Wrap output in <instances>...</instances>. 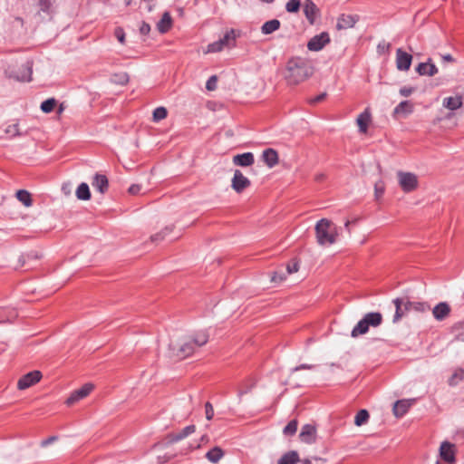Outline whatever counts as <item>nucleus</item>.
Instances as JSON below:
<instances>
[{
	"label": "nucleus",
	"mask_w": 464,
	"mask_h": 464,
	"mask_svg": "<svg viewBox=\"0 0 464 464\" xmlns=\"http://www.w3.org/2000/svg\"><path fill=\"white\" fill-rule=\"evenodd\" d=\"M411 400H399L394 402L392 412L396 418H401L404 416L411 406L412 405Z\"/></svg>",
	"instance_id": "obj_17"
},
{
	"label": "nucleus",
	"mask_w": 464,
	"mask_h": 464,
	"mask_svg": "<svg viewBox=\"0 0 464 464\" xmlns=\"http://www.w3.org/2000/svg\"><path fill=\"white\" fill-rule=\"evenodd\" d=\"M56 103H57V102L54 98L47 99L42 102L41 110L44 113H50L51 111H53L54 107L56 106Z\"/></svg>",
	"instance_id": "obj_37"
},
{
	"label": "nucleus",
	"mask_w": 464,
	"mask_h": 464,
	"mask_svg": "<svg viewBox=\"0 0 464 464\" xmlns=\"http://www.w3.org/2000/svg\"><path fill=\"white\" fill-rule=\"evenodd\" d=\"M358 21L357 15L352 14H341L337 19L336 29L337 30H346L349 28H353L354 24Z\"/></svg>",
	"instance_id": "obj_13"
},
{
	"label": "nucleus",
	"mask_w": 464,
	"mask_h": 464,
	"mask_svg": "<svg viewBox=\"0 0 464 464\" xmlns=\"http://www.w3.org/2000/svg\"><path fill=\"white\" fill-rule=\"evenodd\" d=\"M385 190V184L382 180H378L374 184V192L376 198H381Z\"/></svg>",
	"instance_id": "obj_43"
},
{
	"label": "nucleus",
	"mask_w": 464,
	"mask_h": 464,
	"mask_svg": "<svg viewBox=\"0 0 464 464\" xmlns=\"http://www.w3.org/2000/svg\"><path fill=\"white\" fill-rule=\"evenodd\" d=\"M280 24H281V23L277 19L269 20L262 25L261 32L264 34H270L274 33L275 31L278 30L280 27Z\"/></svg>",
	"instance_id": "obj_31"
},
{
	"label": "nucleus",
	"mask_w": 464,
	"mask_h": 464,
	"mask_svg": "<svg viewBox=\"0 0 464 464\" xmlns=\"http://www.w3.org/2000/svg\"><path fill=\"white\" fill-rule=\"evenodd\" d=\"M416 72L420 75L433 76L438 73L437 66L430 58L426 63H420L416 67Z\"/></svg>",
	"instance_id": "obj_16"
},
{
	"label": "nucleus",
	"mask_w": 464,
	"mask_h": 464,
	"mask_svg": "<svg viewBox=\"0 0 464 464\" xmlns=\"http://www.w3.org/2000/svg\"><path fill=\"white\" fill-rule=\"evenodd\" d=\"M114 35L118 39L121 44H124L125 42V33L124 30L121 27H117L114 31Z\"/></svg>",
	"instance_id": "obj_49"
},
{
	"label": "nucleus",
	"mask_w": 464,
	"mask_h": 464,
	"mask_svg": "<svg viewBox=\"0 0 464 464\" xmlns=\"http://www.w3.org/2000/svg\"><path fill=\"white\" fill-rule=\"evenodd\" d=\"M171 26H172V18L170 16V14L169 12H165L162 14L161 19L157 24V29L160 33L165 34L168 31H169Z\"/></svg>",
	"instance_id": "obj_26"
},
{
	"label": "nucleus",
	"mask_w": 464,
	"mask_h": 464,
	"mask_svg": "<svg viewBox=\"0 0 464 464\" xmlns=\"http://www.w3.org/2000/svg\"><path fill=\"white\" fill-rule=\"evenodd\" d=\"M457 339L461 341V342H464V328H463V331L459 333L458 335H457Z\"/></svg>",
	"instance_id": "obj_62"
},
{
	"label": "nucleus",
	"mask_w": 464,
	"mask_h": 464,
	"mask_svg": "<svg viewBox=\"0 0 464 464\" xmlns=\"http://www.w3.org/2000/svg\"><path fill=\"white\" fill-rule=\"evenodd\" d=\"M315 234L317 243L321 246L335 243L338 235L336 227L326 218H322L316 223Z\"/></svg>",
	"instance_id": "obj_3"
},
{
	"label": "nucleus",
	"mask_w": 464,
	"mask_h": 464,
	"mask_svg": "<svg viewBox=\"0 0 464 464\" xmlns=\"http://www.w3.org/2000/svg\"><path fill=\"white\" fill-rule=\"evenodd\" d=\"M205 415H206V419L208 420H211L213 419V416H214V409H213V406L210 402H206L205 404Z\"/></svg>",
	"instance_id": "obj_47"
},
{
	"label": "nucleus",
	"mask_w": 464,
	"mask_h": 464,
	"mask_svg": "<svg viewBox=\"0 0 464 464\" xmlns=\"http://www.w3.org/2000/svg\"><path fill=\"white\" fill-rule=\"evenodd\" d=\"M413 111V104L410 101L401 102L393 110L394 115H408Z\"/></svg>",
	"instance_id": "obj_28"
},
{
	"label": "nucleus",
	"mask_w": 464,
	"mask_h": 464,
	"mask_svg": "<svg viewBox=\"0 0 464 464\" xmlns=\"http://www.w3.org/2000/svg\"><path fill=\"white\" fill-rule=\"evenodd\" d=\"M262 159L267 167L273 168L278 163V153L274 149H266L262 153Z\"/></svg>",
	"instance_id": "obj_23"
},
{
	"label": "nucleus",
	"mask_w": 464,
	"mask_h": 464,
	"mask_svg": "<svg viewBox=\"0 0 464 464\" xmlns=\"http://www.w3.org/2000/svg\"><path fill=\"white\" fill-rule=\"evenodd\" d=\"M325 97H326V93L324 92V93H321L314 98H311L309 100V102L311 104H315V103H318V102H321L322 101H324Z\"/></svg>",
	"instance_id": "obj_57"
},
{
	"label": "nucleus",
	"mask_w": 464,
	"mask_h": 464,
	"mask_svg": "<svg viewBox=\"0 0 464 464\" xmlns=\"http://www.w3.org/2000/svg\"><path fill=\"white\" fill-rule=\"evenodd\" d=\"M298 462L312 464V461L308 459L301 460L298 452L295 450L287 451L277 460V464H297Z\"/></svg>",
	"instance_id": "obj_12"
},
{
	"label": "nucleus",
	"mask_w": 464,
	"mask_h": 464,
	"mask_svg": "<svg viewBox=\"0 0 464 464\" xmlns=\"http://www.w3.org/2000/svg\"><path fill=\"white\" fill-rule=\"evenodd\" d=\"M168 115L167 109L165 107H158L153 111V121H160L165 119Z\"/></svg>",
	"instance_id": "obj_39"
},
{
	"label": "nucleus",
	"mask_w": 464,
	"mask_h": 464,
	"mask_svg": "<svg viewBox=\"0 0 464 464\" xmlns=\"http://www.w3.org/2000/svg\"><path fill=\"white\" fill-rule=\"evenodd\" d=\"M224 48L222 46V42L216 41L208 45L207 53H218L222 51Z\"/></svg>",
	"instance_id": "obj_45"
},
{
	"label": "nucleus",
	"mask_w": 464,
	"mask_h": 464,
	"mask_svg": "<svg viewBox=\"0 0 464 464\" xmlns=\"http://www.w3.org/2000/svg\"><path fill=\"white\" fill-rule=\"evenodd\" d=\"M285 279V276L283 273L275 272L272 276V281L276 283H280Z\"/></svg>",
	"instance_id": "obj_54"
},
{
	"label": "nucleus",
	"mask_w": 464,
	"mask_h": 464,
	"mask_svg": "<svg viewBox=\"0 0 464 464\" xmlns=\"http://www.w3.org/2000/svg\"><path fill=\"white\" fill-rule=\"evenodd\" d=\"M140 32L143 35L149 34V33L150 32V25L149 24H147L146 22H142V24L140 27Z\"/></svg>",
	"instance_id": "obj_55"
},
{
	"label": "nucleus",
	"mask_w": 464,
	"mask_h": 464,
	"mask_svg": "<svg viewBox=\"0 0 464 464\" xmlns=\"http://www.w3.org/2000/svg\"><path fill=\"white\" fill-rule=\"evenodd\" d=\"M5 132L7 134H10L12 136H17L19 135V127H18V124L15 123V124H13V125H9L6 130H5Z\"/></svg>",
	"instance_id": "obj_50"
},
{
	"label": "nucleus",
	"mask_w": 464,
	"mask_h": 464,
	"mask_svg": "<svg viewBox=\"0 0 464 464\" xmlns=\"http://www.w3.org/2000/svg\"><path fill=\"white\" fill-rule=\"evenodd\" d=\"M208 337L206 331H198L179 342L172 341L169 346V356L177 360L185 359L205 345L208 342Z\"/></svg>",
	"instance_id": "obj_1"
},
{
	"label": "nucleus",
	"mask_w": 464,
	"mask_h": 464,
	"mask_svg": "<svg viewBox=\"0 0 464 464\" xmlns=\"http://www.w3.org/2000/svg\"><path fill=\"white\" fill-rule=\"evenodd\" d=\"M313 73L314 67L305 58L292 57L286 63L285 77L289 84H299L310 78Z\"/></svg>",
	"instance_id": "obj_2"
},
{
	"label": "nucleus",
	"mask_w": 464,
	"mask_h": 464,
	"mask_svg": "<svg viewBox=\"0 0 464 464\" xmlns=\"http://www.w3.org/2000/svg\"><path fill=\"white\" fill-rule=\"evenodd\" d=\"M443 62H446V63H453L455 62V59L453 58V56L450 53H447V54H443L441 56Z\"/></svg>",
	"instance_id": "obj_59"
},
{
	"label": "nucleus",
	"mask_w": 464,
	"mask_h": 464,
	"mask_svg": "<svg viewBox=\"0 0 464 464\" xmlns=\"http://www.w3.org/2000/svg\"><path fill=\"white\" fill-rule=\"evenodd\" d=\"M219 42H222L223 48L225 47H232L236 44V35L235 31L230 30L225 34V35L218 40Z\"/></svg>",
	"instance_id": "obj_33"
},
{
	"label": "nucleus",
	"mask_w": 464,
	"mask_h": 464,
	"mask_svg": "<svg viewBox=\"0 0 464 464\" xmlns=\"http://www.w3.org/2000/svg\"><path fill=\"white\" fill-rule=\"evenodd\" d=\"M255 162L254 155L251 152L237 154L233 157V163L236 166L249 167Z\"/></svg>",
	"instance_id": "obj_20"
},
{
	"label": "nucleus",
	"mask_w": 464,
	"mask_h": 464,
	"mask_svg": "<svg viewBox=\"0 0 464 464\" xmlns=\"http://www.w3.org/2000/svg\"><path fill=\"white\" fill-rule=\"evenodd\" d=\"M92 187L101 194H104L109 188V180L105 175L95 174L92 182Z\"/></svg>",
	"instance_id": "obj_19"
},
{
	"label": "nucleus",
	"mask_w": 464,
	"mask_h": 464,
	"mask_svg": "<svg viewBox=\"0 0 464 464\" xmlns=\"http://www.w3.org/2000/svg\"><path fill=\"white\" fill-rule=\"evenodd\" d=\"M455 445L449 442L443 441L440 447V456L444 461L454 464L456 462L455 458Z\"/></svg>",
	"instance_id": "obj_11"
},
{
	"label": "nucleus",
	"mask_w": 464,
	"mask_h": 464,
	"mask_svg": "<svg viewBox=\"0 0 464 464\" xmlns=\"http://www.w3.org/2000/svg\"><path fill=\"white\" fill-rule=\"evenodd\" d=\"M17 317V312L14 308L0 307V324L11 323Z\"/></svg>",
	"instance_id": "obj_25"
},
{
	"label": "nucleus",
	"mask_w": 464,
	"mask_h": 464,
	"mask_svg": "<svg viewBox=\"0 0 464 464\" xmlns=\"http://www.w3.org/2000/svg\"><path fill=\"white\" fill-rule=\"evenodd\" d=\"M251 185L250 180L239 169H236L231 180V187L237 193L243 192Z\"/></svg>",
	"instance_id": "obj_9"
},
{
	"label": "nucleus",
	"mask_w": 464,
	"mask_h": 464,
	"mask_svg": "<svg viewBox=\"0 0 464 464\" xmlns=\"http://www.w3.org/2000/svg\"><path fill=\"white\" fill-rule=\"evenodd\" d=\"M412 62V55L401 48L396 50V68L399 71L406 72L410 69Z\"/></svg>",
	"instance_id": "obj_10"
},
{
	"label": "nucleus",
	"mask_w": 464,
	"mask_h": 464,
	"mask_svg": "<svg viewBox=\"0 0 464 464\" xmlns=\"http://www.w3.org/2000/svg\"><path fill=\"white\" fill-rule=\"evenodd\" d=\"M350 224H351V221H349V220H347V221L344 223V227H345V228L347 229L348 233H351V230H350V228H349Z\"/></svg>",
	"instance_id": "obj_63"
},
{
	"label": "nucleus",
	"mask_w": 464,
	"mask_h": 464,
	"mask_svg": "<svg viewBox=\"0 0 464 464\" xmlns=\"http://www.w3.org/2000/svg\"><path fill=\"white\" fill-rule=\"evenodd\" d=\"M300 440L303 442L311 444L315 442L316 440V429L311 424H305L302 427L299 434Z\"/></svg>",
	"instance_id": "obj_15"
},
{
	"label": "nucleus",
	"mask_w": 464,
	"mask_h": 464,
	"mask_svg": "<svg viewBox=\"0 0 464 464\" xmlns=\"http://www.w3.org/2000/svg\"><path fill=\"white\" fill-rule=\"evenodd\" d=\"M195 430H196L195 425H193V424L188 425L177 433L169 434V442H171V443L178 442V441L187 438L190 434L194 433Z\"/></svg>",
	"instance_id": "obj_22"
},
{
	"label": "nucleus",
	"mask_w": 464,
	"mask_h": 464,
	"mask_svg": "<svg viewBox=\"0 0 464 464\" xmlns=\"http://www.w3.org/2000/svg\"><path fill=\"white\" fill-rule=\"evenodd\" d=\"M248 392V390H239L238 391V396L241 397L243 396L245 393H246Z\"/></svg>",
	"instance_id": "obj_64"
},
{
	"label": "nucleus",
	"mask_w": 464,
	"mask_h": 464,
	"mask_svg": "<svg viewBox=\"0 0 464 464\" xmlns=\"http://www.w3.org/2000/svg\"><path fill=\"white\" fill-rule=\"evenodd\" d=\"M94 389V385L92 383H85L80 389L73 391L71 395L67 398L65 403L68 406H72L80 400L87 397L92 391Z\"/></svg>",
	"instance_id": "obj_7"
},
{
	"label": "nucleus",
	"mask_w": 464,
	"mask_h": 464,
	"mask_svg": "<svg viewBox=\"0 0 464 464\" xmlns=\"http://www.w3.org/2000/svg\"><path fill=\"white\" fill-rule=\"evenodd\" d=\"M23 70H24V74L21 76V77H17V79L19 81H23V82H29L31 81V75H32V65L29 62H27L24 66H23Z\"/></svg>",
	"instance_id": "obj_40"
},
{
	"label": "nucleus",
	"mask_w": 464,
	"mask_h": 464,
	"mask_svg": "<svg viewBox=\"0 0 464 464\" xmlns=\"http://www.w3.org/2000/svg\"><path fill=\"white\" fill-rule=\"evenodd\" d=\"M450 313V307L445 302H441V303L438 304L432 309V314H433L434 318L438 321L444 320L446 317L449 316Z\"/></svg>",
	"instance_id": "obj_21"
},
{
	"label": "nucleus",
	"mask_w": 464,
	"mask_h": 464,
	"mask_svg": "<svg viewBox=\"0 0 464 464\" xmlns=\"http://www.w3.org/2000/svg\"><path fill=\"white\" fill-rule=\"evenodd\" d=\"M330 43L329 34L323 32L312 37L307 43L309 51L318 52L321 51L327 44Z\"/></svg>",
	"instance_id": "obj_8"
},
{
	"label": "nucleus",
	"mask_w": 464,
	"mask_h": 464,
	"mask_svg": "<svg viewBox=\"0 0 464 464\" xmlns=\"http://www.w3.org/2000/svg\"><path fill=\"white\" fill-rule=\"evenodd\" d=\"M299 270V264L297 261H294L291 264H288L286 266V271L288 275L295 273Z\"/></svg>",
	"instance_id": "obj_51"
},
{
	"label": "nucleus",
	"mask_w": 464,
	"mask_h": 464,
	"mask_svg": "<svg viewBox=\"0 0 464 464\" xmlns=\"http://www.w3.org/2000/svg\"><path fill=\"white\" fill-rule=\"evenodd\" d=\"M382 323V315L381 313L372 312L366 314L362 320L352 330V337H357L368 332L369 327H377Z\"/></svg>",
	"instance_id": "obj_4"
},
{
	"label": "nucleus",
	"mask_w": 464,
	"mask_h": 464,
	"mask_svg": "<svg viewBox=\"0 0 464 464\" xmlns=\"http://www.w3.org/2000/svg\"><path fill=\"white\" fill-rule=\"evenodd\" d=\"M324 178H325L324 174L320 173V174H317V175L315 176V180H316V181H322V180H324Z\"/></svg>",
	"instance_id": "obj_61"
},
{
	"label": "nucleus",
	"mask_w": 464,
	"mask_h": 464,
	"mask_svg": "<svg viewBox=\"0 0 464 464\" xmlns=\"http://www.w3.org/2000/svg\"><path fill=\"white\" fill-rule=\"evenodd\" d=\"M43 377V374L40 371H32L24 375H23L17 382V388L19 390H25L35 383L39 382Z\"/></svg>",
	"instance_id": "obj_6"
},
{
	"label": "nucleus",
	"mask_w": 464,
	"mask_h": 464,
	"mask_svg": "<svg viewBox=\"0 0 464 464\" xmlns=\"http://www.w3.org/2000/svg\"><path fill=\"white\" fill-rule=\"evenodd\" d=\"M397 177L399 185L405 193L411 192L418 188L419 180L414 173L400 170L397 172Z\"/></svg>",
	"instance_id": "obj_5"
},
{
	"label": "nucleus",
	"mask_w": 464,
	"mask_h": 464,
	"mask_svg": "<svg viewBox=\"0 0 464 464\" xmlns=\"http://www.w3.org/2000/svg\"><path fill=\"white\" fill-rule=\"evenodd\" d=\"M457 379L458 380L464 379V370H459L452 374V376L449 380L450 385H451V386L456 385L458 382Z\"/></svg>",
	"instance_id": "obj_44"
},
{
	"label": "nucleus",
	"mask_w": 464,
	"mask_h": 464,
	"mask_svg": "<svg viewBox=\"0 0 464 464\" xmlns=\"http://www.w3.org/2000/svg\"><path fill=\"white\" fill-rule=\"evenodd\" d=\"M370 418L369 412L366 410H360L354 418V424L356 426H362L365 424Z\"/></svg>",
	"instance_id": "obj_35"
},
{
	"label": "nucleus",
	"mask_w": 464,
	"mask_h": 464,
	"mask_svg": "<svg viewBox=\"0 0 464 464\" xmlns=\"http://www.w3.org/2000/svg\"><path fill=\"white\" fill-rule=\"evenodd\" d=\"M111 81L116 84L125 85L129 82V75L127 72L114 73L111 75Z\"/></svg>",
	"instance_id": "obj_36"
},
{
	"label": "nucleus",
	"mask_w": 464,
	"mask_h": 464,
	"mask_svg": "<svg viewBox=\"0 0 464 464\" xmlns=\"http://www.w3.org/2000/svg\"><path fill=\"white\" fill-rule=\"evenodd\" d=\"M297 430V420H292L288 422V424L284 428V434L285 436H293Z\"/></svg>",
	"instance_id": "obj_38"
},
{
	"label": "nucleus",
	"mask_w": 464,
	"mask_h": 464,
	"mask_svg": "<svg viewBox=\"0 0 464 464\" xmlns=\"http://www.w3.org/2000/svg\"><path fill=\"white\" fill-rule=\"evenodd\" d=\"M304 14L311 24H313L319 14V9L312 0H305L303 5Z\"/></svg>",
	"instance_id": "obj_14"
},
{
	"label": "nucleus",
	"mask_w": 464,
	"mask_h": 464,
	"mask_svg": "<svg viewBox=\"0 0 464 464\" xmlns=\"http://www.w3.org/2000/svg\"><path fill=\"white\" fill-rule=\"evenodd\" d=\"M407 298H395L392 302L395 305V314L393 316L392 322L397 323L400 321L404 315H406L411 310L405 309V303Z\"/></svg>",
	"instance_id": "obj_18"
},
{
	"label": "nucleus",
	"mask_w": 464,
	"mask_h": 464,
	"mask_svg": "<svg viewBox=\"0 0 464 464\" xmlns=\"http://www.w3.org/2000/svg\"><path fill=\"white\" fill-rule=\"evenodd\" d=\"M57 440H58L57 436H51V437L41 441V447H47L48 445L52 444L53 442L56 441Z\"/></svg>",
	"instance_id": "obj_56"
},
{
	"label": "nucleus",
	"mask_w": 464,
	"mask_h": 464,
	"mask_svg": "<svg viewBox=\"0 0 464 464\" xmlns=\"http://www.w3.org/2000/svg\"><path fill=\"white\" fill-rule=\"evenodd\" d=\"M370 121H371V114L367 110L364 111L362 113H361L358 116L357 124L359 126V130L362 133H366Z\"/></svg>",
	"instance_id": "obj_29"
},
{
	"label": "nucleus",
	"mask_w": 464,
	"mask_h": 464,
	"mask_svg": "<svg viewBox=\"0 0 464 464\" xmlns=\"http://www.w3.org/2000/svg\"><path fill=\"white\" fill-rule=\"evenodd\" d=\"M390 48H391V44L385 43V42L380 43L377 46L378 53H388Z\"/></svg>",
	"instance_id": "obj_52"
},
{
	"label": "nucleus",
	"mask_w": 464,
	"mask_h": 464,
	"mask_svg": "<svg viewBox=\"0 0 464 464\" xmlns=\"http://www.w3.org/2000/svg\"><path fill=\"white\" fill-rule=\"evenodd\" d=\"M141 189V186L139 184H133L129 188V193L131 195L138 194Z\"/></svg>",
	"instance_id": "obj_58"
},
{
	"label": "nucleus",
	"mask_w": 464,
	"mask_h": 464,
	"mask_svg": "<svg viewBox=\"0 0 464 464\" xmlns=\"http://www.w3.org/2000/svg\"><path fill=\"white\" fill-rule=\"evenodd\" d=\"M76 197L81 200H89L91 198V192L87 183H81L76 189Z\"/></svg>",
	"instance_id": "obj_32"
},
{
	"label": "nucleus",
	"mask_w": 464,
	"mask_h": 464,
	"mask_svg": "<svg viewBox=\"0 0 464 464\" xmlns=\"http://www.w3.org/2000/svg\"><path fill=\"white\" fill-rule=\"evenodd\" d=\"M312 368H313V365L304 363V364H301L299 366H296L294 369V371L296 372V371H299V370H305V369L310 370Z\"/></svg>",
	"instance_id": "obj_60"
},
{
	"label": "nucleus",
	"mask_w": 464,
	"mask_h": 464,
	"mask_svg": "<svg viewBox=\"0 0 464 464\" xmlns=\"http://www.w3.org/2000/svg\"><path fill=\"white\" fill-rule=\"evenodd\" d=\"M171 227H166L162 231H160V233H157L153 236H151L150 239L151 241L153 242H158V241H160V240H163L164 237L169 234L171 232Z\"/></svg>",
	"instance_id": "obj_42"
},
{
	"label": "nucleus",
	"mask_w": 464,
	"mask_h": 464,
	"mask_svg": "<svg viewBox=\"0 0 464 464\" xmlns=\"http://www.w3.org/2000/svg\"><path fill=\"white\" fill-rule=\"evenodd\" d=\"M301 6L300 0H289L285 5V9L288 13H296Z\"/></svg>",
	"instance_id": "obj_41"
},
{
	"label": "nucleus",
	"mask_w": 464,
	"mask_h": 464,
	"mask_svg": "<svg viewBox=\"0 0 464 464\" xmlns=\"http://www.w3.org/2000/svg\"><path fill=\"white\" fill-rule=\"evenodd\" d=\"M224 456V451L220 447H214L206 453V458L212 463H218Z\"/></svg>",
	"instance_id": "obj_30"
},
{
	"label": "nucleus",
	"mask_w": 464,
	"mask_h": 464,
	"mask_svg": "<svg viewBox=\"0 0 464 464\" xmlns=\"http://www.w3.org/2000/svg\"><path fill=\"white\" fill-rule=\"evenodd\" d=\"M52 0H39L40 10L48 13L52 6Z\"/></svg>",
	"instance_id": "obj_48"
},
{
	"label": "nucleus",
	"mask_w": 464,
	"mask_h": 464,
	"mask_svg": "<svg viewBox=\"0 0 464 464\" xmlns=\"http://www.w3.org/2000/svg\"><path fill=\"white\" fill-rule=\"evenodd\" d=\"M405 309L415 311L418 313H424L430 309V306L426 302H411L410 300H406Z\"/></svg>",
	"instance_id": "obj_27"
},
{
	"label": "nucleus",
	"mask_w": 464,
	"mask_h": 464,
	"mask_svg": "<svg viewBox=\"0 0 464 464\" xmlns=\"http://www.w3.org/2000/svg\"><path fill=\"white\" fill-rule=\"evenodd\" d=\"M16 198L21 203H23L27 208L33 205L31 194L25 189L18 190L16 192Z\"/></svg>",
	"instance_id": "obj_34"
},
{
	"label": "nucleus",
	"mask_w": 464,
	"mask_h": 464,
	"mask_svg": "<svg viewBox=\"0 0 464 464\" xmlns=\"http://www.w3.org/2000/svg\"><path fill=\"white\" fill-rule=\"evenodd\" d=\"M414 91L415 89L413 87L404 86L400 89V94L403 97H409Z\"/></svg>",
	"instance_id": "obj_53"
},
{
	"label": "nucleus",
	"mask_w": 464,
	"mask_h": 464,
	"mask_svg": "<svg viewBox=\"0 0 464 464\" xmlns=\"http://www.w3.org/2000/svg\"><path fill=\"white\" fill-rule=\"evenodd\" d=\"M442 104L450 111H456L463 105L462 96L458 95L455 97H446L444 98Z\"/></svg>",
	"instance_id": "obj_24"
},
{
	"label": "nucleus",
	"mask_w": 464,
	"mask_h": 464,
	"mask_svg": "<svg viewBox=\"0 0 464 464\" xmlns=\"http://www.w3.org/2000/svg\"><path fill=\"white\" fill-rule=\"evenodd\" d=\"M218 77L217 75H212L208 78L206 83V89L208 91H214L217 88Z\"/></svg>",
	"instance_id": "obj_46"
}]
</instances>
